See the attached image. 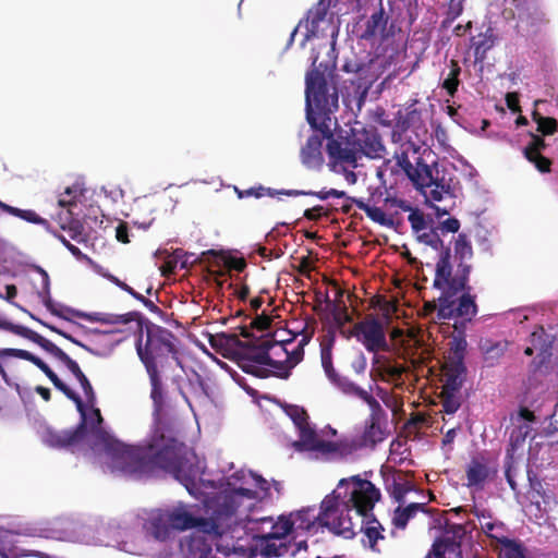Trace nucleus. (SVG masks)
Wrapping results in <instances>:
<instances>
[{
	"instance_id": "15",
	"label": "nucleus",
	"mask_w": 558,
	"mask_h": 558,
	"mask_svg": "<svg viewBox=\"0 0 558 558\" xmlns=\"http://www.w3.org/2000/svg\"><path fill=\"white\" fill-rule=\"evenodd\" d=\"M352 482L355 484L351 493L349 501L356 510V513L363 518L371 517L375 504L380 499V492L368 480H362L360 476H353Z\"/></svg>"
},
{
	"instance_id": "52",
	"label": "nucleus",
	"mask_w": 558,
	"mask_h": 558,
	"mask_svg": "<svg viewBox=\"0 0 558 558\" xmlns=\"http://www.w3.org/2000/svg\"><path fill=\"white\" fill-rule=\"evenodd\" d=\"M84 391L85 398H86V405L93 407L96 403V393L94 391V388L89 381V379L84 375L82 378L77 380Z\"/></svg>"
},
{
	"instance_id": "59",
	"label": "nucleus",
	"mask_w": 558,
	"mask_h": 558,
	"mask_svg": "<svg viewBox=\"0 0 558 558\" xmlns=\"http://www.w3.org/2000/svg\"><path fill=\"white\" fill-rule=\"evenodd\" d=\"M343 71L347 73H355L359 75V78L364 77V73L366 71V64L365 63H359L355 61H349L345 62L342 66Z\"/></svg>"
},
{
	"instance_id": "11",
	"label": "nucleus",
	"mask_w": 558,
	"mask_h": 558,
	"mask_svg": "<svg viewBox=\"0 0 558 558\" xmlns=\"http://www.w3.org/2000/svg\"><path fill=\"white\" fill-rule=\"evenodd\" d=\"M341 332L347 338L354 337L371 353H378L389 349L384 326L379 319L373 316L356 323L348 333Z\"/></svg>"
},
{
	"instance_id": "24",
	"label": "nucleus",
	"mask_w": 558,
	"mask_h": 558,
	"mask_svg": "<svg viewBox=\"0 0 558 558\" xmlns=\"http://www.w3.org/2000/svg\"><path fill=\"white\" fill-rule=\"evenodd\" d=\"M147 534L157 541H166L172 531L167 511H158L149 517L145 523Z\"/></svg>"
},
{
	"instance_id": "44",
	"label": "nucleus",
	"mask_w": 558,
	"mask_h": 558,
	"mask_svg": "<svg viewBox=\"0 0 558 558\" xmlns=\"http://www.w3.org/2000/svg\"><path fill=\"white\" fill-rule=\"evenodd\" d=\"M266 366L271 367V369H269L270 376L288 379L291 375V366H289L286 360H274L269 355V363H265V367Z\"/></svg>"
},
{
	"instance_id": "32",
	"label": "nucleus",
	"mask_w": 558,
	"mask_h": 558,
	"mask_svg": "<svg viewBox=\"0 0 558 558\" xmlns=\"http://www.w3.org/2000/svg\"><path fill=\"white\" fill-rule=\"evenodd\" d=\"M449 73L444 80L441 87L447 92L448 96L453 97L460 85L459 76L461 74V66L457 60L451 59L449 62Z\"/></svg>"
},
{
	"instance_id": "9",
	"label": "nucleus",
	"mask_w": 558,
	"mask_h": 558,
	"mask_svg": "<svg viewBox=\"0 0 558 558\" xmlns=\"http://www.w3.org/2000/svg\"><path fill=\"white\" fill-rule=\"evenodd\" d=\"M50 381L69 400L74 402L81 420L72 429L57 430L53 428H47L43 434V441L50 448L70 449L80 445L87 434V410L82 398L58 376H50Z\"/></svg>"
},
{
	"instance_id": "50",
	"label": "nucleus",
	"mask_w": 558,
	"mask_h": 558,
	"mask_svg": "<svg viewBox=\"0 0 558 558\" xmlns=\"http://www.w3.org/2000/svg\"><path fill=\"white\" fill-rule=\"evenodd\" d=\"M501 544L506 548V558H526L523 548L517 542L505 538Z\"/></svg>"
},
{
	"instance_id": "21",
	"label": "nucleus",
	"mask_w": 558,
	"mask_h": 558,
	"mask_svg": "<svg viewBox=\"0 0 558 558\" xmlns=\"http://www.w3.org/2000/svg\"><path fill=\"white\" fill-rule=\"evenodd\" d=\"M323 134H313L311 135L305 145L302 146L300 151V157L302 163L312 170H319L324 163V156L322 151L323 147Z\"/></svg>"
},
{
	"instance_id": "57",
	"label": "nucleus",
	"mask_w": 558,
	"mask_h": 558,
	"mask_svg": "<svg viewBox=\"0 0 558 558\" xmlns=\"http://www.w3.org/2000/svg\"><path fill=\"white\" fill-rule=\"evenodd\" d=\"M544 336H545V330L543 327H539L537 330H535L531 333V340H530L532 343V347H534L535 349H537L542 352H546L547 348H548V344L542 340Z\"/></svg>"
},
{
	"instance_id": "47",
	"label": "nucleus",
	"mask_w": 558,
	"mask_h": 558,
	"mask_svg": "<svg viewBox=\"0 0 558 558\" xmlns=\"http://www.w3.org/2000/svg\"><path fill=\"white\" fill-rule=\"evenodd\" d=\"M0 329H3V330H7V331H10L14 335H17V336H21L23 338H26L28 340L32 339L33 335H34V330L25 327V326H22V325H15L11 322H8V320H3V319H0Z\"/></svg>"
},
{
	"instance_id": "48",
	"label": "nucleus",
	"mask_w": 558,
	"mask_h": 558,
	"mask_svg": "<svg viewBox=\"0 0 558 558\" xmlns=\"http://www.w3.org/2000/svg\"><path fill=\"white\" fill-rule=\"evenodd\" d=\"M408 220L415 234L428 228L424 214L418 209H413L409 215Z\"/></svg>"
},
{
	"instance_id": "43",
	"label": "nucleus",
	"mask_w": 558,
	"mask_h": 558,
	"mask_svg": "<svg viewBox=\"0 0 558 558\" xmlns=\"http://www.w3.org/2000/svg\"><path fill=\"white\" fill-rule=\"evenodd\" d=\"M527 481L531 489V502L535 505L539 511H542L541 501L536 499V496L544 494L545 490L542 480H539L532 470H527Z\"/></svg>"
},
{
	"instance_id": "20",
	"label": "nucleus",
	"mask_w": 558,
	"mask_h": 558,
	"mask_svg": "<svg viewBox=\"0 0 558 558\" xmlns=\"http://www.w3.org/2000/svg\"><path fill=\"white\" fill-rule=\"evenodd\" d=\"M31 341L38 344L41 349H44L54 359L60 361L77 380L85 375L82 372L80 365L74 360H72L62 349H60L58 345H56L53 342L46 339L38 332H34Z\"/></svg>"
},
{
	"instance_id": "49",
	"label": "nucleus",
	"mask_w": 558,
	"mask_h": 558,
	"mask_svg": "<svg viewBox=\"0 0 558 558\" xmlns=\"http://www.w3.org/2000/svg\"><path fill=\"white\" fill-rule=\"evenodd\" d=\"M322 365L324 367V371H325L328 379L331 381L338 375V373L336 372V369L333 368V365H332L330 348L322 349Z\"/></svg>"
},
{
	"instance_id": "30",
	"label": "nucleus",
	"mask_w": 558,
	"mask_h": 558,
	"mask_svg": "<svg viewBox=\"0 0 558 558\" xmlns=\"http://www.w3.org/2000/svg\"><path fill=\"white\" fill-rule=\"evenodd\" d=\"M387 17L385 16L384 8L380 4L379 9L366 21L365 28L360 37L365 40H371L375 38L378 33L385 31Z\"/></svg>"
},
{
	"instance_id": "3",
	"label": "nucleus",
	"mask_w": 558,
	"mask_h": 558,
	"mask_svg": "<svg viewBox=\"0 0 558 558\" xmlns=\"http://www.w3.org/2000/svg\"><path fill=\"white\" fill-rule=\"evenodd\" d=\"M456 269L451 263V248L447 245L441 250L435 267L433 288L440 291L439 318H461L471 322L477 314L475 296L471 295L469 278L472 271L470 264L474 252L465 233H459L453 242Z\"/></svg>"
},
{
	"instance_id": "31",
	"label": "nucleus",
	"mask_w": 558,
	"mask_h": 558,
	"mask_svg": "<svg viewBox=\"0 0 558 558\" xmlns=\"http://www.w3.org/2000/svg\"><path fill=\"white\" fill-rule=\"evenodd\" d=\"M348 199L354 202L357 208L363 210L372 221L385 227L392 225V219L388 218L379 207L373 206L369 202H364L362 198L348 197Z\"/></svg>"
},
{
	"instance_id": "38",
	"label": "nucleus",
	"mask_w": 558,
	"mask_h": 558,
	"mask_svg": "<svg viewBox=\"0 0 558 558\" xmlns=\"http://www.w3.org/2000/svg\"><path fill=\"white\" fill-rule=\"evenodd\" d=\"M468 342L463 336L453 337L449 342V351L445 361L464 362Z\"/></svg>"
},
{
	"instance_id": "42",
	"label": "nucleus",
	"mask_w": 558,
	"mask_h": 558,
	"mask_svg": "<svg viewBox=\"0 0 558 558\" xmlns=\"http://www.w3.org/2000/svg\"><path fill=\"white\" fill-rule=\"evenodd\" d=\"M289 416L300 430V441L302 440L303 432L306 429H313L307 421L308 415L306 411L299 407H292L288 411Z\"/></svg>"
},
{
	"instance_id": "58",
	"label": "nucleus",
	"mask_w": 558,
	"mask_h": 558,
	"mask_svg": "<svg viewBox=\"0 0 558 558\" xmlns=\"http://www.w3.org/2000/svg\"><path fill=\"white\" fill-rule=\"evenodd\" d=\"M512 470H513V457H512V454H508L506 462H505V476H506V480H507L510 488L513 492H517L518 485L514 481Z\"/></svg>"
},
{
	"instance_id": "63",
	"label": "nucleus",
	"mask_w": 558,
	"mask_h": 558,
	"mask_svg": "<svg viewBox=\"0 0 558 558\" xmlns=\"http://www.w3.org/2000/svg\"><path fill=\"white\" fill-rule=\"evenodd\" d=\"M536 499L542 501L544 504V512H547L548 509L551 508V505H556L557 500L555 498V495L550 492L544 490V494H541L539 496H536Z\"/></svg>"
},
{
	"instance_id": "46",
	"label": "nucleus",
	"mask_w": 558,
	"mask_h": 558,
	"mask_svg": "<svg viewBox=\"0 0 558 558\" xmlns=\"http://www.w3.org/2000/svg\"><path fill=\"white\" fill-rule=\"evenodd\" d=\"M458 391H446V389L441 390V403L444 412L447 414H453L460 408V401L456 396Z\"/></svg>"
},
{
	"instance_id": "29",
	"label": "nucleus",
	"mask_w": 558,
	"mask_h": 558,
	"mask_svg": "<svg viewBox=\"0 0 558 558\" xmlns=\"http://www.w3.org/2000/svg\"><path fill=\"white\" fill-rule=\"evenodd\" d=\"M425 511V504L412 502L407 507H397L393 511L392 524L399 530H404L408 522L418 512Z\"/></svg>"
},
{
	"instance_id": "16",
	"label": "nucleus",
	"mask_w": 558,
	"mask_h": 558,
	"mask_svg": "<svg viewBox=\"0 0 558 558\" xmlns=\"http://www.w3.org/2000/svg\"><path fill=\"white\" fill-rule=\"evenodd\" d=\"M300 445L305 450L316 452L325 458L344 457L352 452V448L348 444L322 439L315 429L304 430Z\"/></svg>"
},
{
	"instance_id": "6",
	"label": "nucleus",
	"mask_w": 558,
	"mask_h": 558,
	"mask_svg": "<svg viewBox=\"0 0 558 558\" xmlns=\"http://www.w3.org/2000/svg\"><path fill=\"white\" fill-rule=\"evenodd\" d=\"M207 507L210 510L209 518L195 517L183 507L167 511L172 530L196 529L187 539L189 558H216L213 545L225 531L220 521L216 520L211 502Z\"/></svg>"
},
{
	"instance_id": "22",
	"label": "nucleus",
	"mask_w": 558,
	"mask_h": 558,
	"mask_svg": "<svg viewBox=\"0 0 558 558\" xmlns=\"http://www.w3.org/2000/svg\"><path fill=\"white\" fill-rule=\"evenodd\" d=\"M444 386L446 391H459L466 377L464 362L445 361L442 365Z\"/></svg>"
},
{
	"instance_id": "12",
	"label": "nucleus",
	"mask_w": 558,
	"mask_h": 558,
	"mask_svg": "<svg viewBox=\"0 0 558 558\" xmlns=\"http://www.w3.org/2000/svg\"><path fill=\"white\" fill-rule=\"evenodd\" d=\"M350 136L357 155H360V161L363 158L367 159H387L386 146L383 142V137L375 126H363L361 129L352 128L350 130Z\"/></svg>"
},
{
	"instance_id": "41",
	"label": "nucleus",
	"mask_w": 558,
	"mask_h": 558,
	"mask_svg": "<svg viewBox=\"0 0 558 558\" xmlns=\"http://www.w3.org/2000/svg\"><path fill=\"white\" fill-rule=\"evenodd\" d=\"M7 543L10 545V547H0L1 558H27L31 556H34L36 558H48V556L43 553L28 554L26 553V550L21 549L19 546L14 545L11 541Z\"/></svg>"
},
{
	"instance_id": "8",
	"label": "nucleus",
	"mask_w": 558,
	"mask_h": 558,
	"mask_svg": "<svg viewBox=\"0 0 558 558\" xmlns=\"http://www.w3.org/2000/svg\"><path fill=\"white\" fill-rule=\"evenodd\" d=\"M340 506L339 496L332 493L323 499L317 515L314 514V509L306 508L290 513L288 518L293 522V530L310 531L317 521L319 525L327 527L333 534L351 538L355 535L354 525L349 517V509H340Z\"/></svg>"
},
{
	"instance_id": "61",
	"label": "nucleus",
	"mask_w": 558,
	"mask_h": 558,
	"mask_svg": "<svg viewBox=\"0 0 558 558\" xmlns=\"http://www.w3.org/2000/svg\"><path fill=\"white\" fill-rule=\"evenodd\" d=\"M507 107L513 112H521L520 99L518 93H508L506 95Z\"/></svg>"
},
{
	"instance_id": "18",
	"label": "nucleus",
	"mask_w": 558,
	"mask_h": 558,
	"mask_svg": "<svg viewBox=\"0 0 558 558\" xmlns=\"http://www.w3.org/2000/svg\"><path fill=\"white\" fill-rule=\"evenodd\" d=\"M373 404L368 405L371 414L365 422L364 430L360 437V447L375 448L377 444L384 441L387 437L386 429L381 426V421L385 418L386 413L376 399Z\"/></svg>"
},
{
	"instance_id": "39",
	"label": "nucleus",
	"mask_w": 558,
	"mask_h": 558,
	"mask_svg": "<svg viewBox=\"0 0 558 558\" xmlns=\"http://www.w3.org/2000/svg\"><path fill=\"white\" fill-rule=\"evenodd\" d=\"M532 119L537 124V132L544 136L553 135L558 131V122L555 118L543 117L537 110H534Z\"/></svg>"
},
{
	"instance_id": "34",
	"label": "nucleus",
	"mask_w": 558,
	"mask_h": 558,
	"mask_svg": "<svg viewBox=\"0 0 558 558\" xmlns=\"http://www.w3.org/2000/svg\"><path fill=\"white\" fill-rule=\"evenodd\" d=\"M483 354H484V361L487 366L492 367L498 363V361L504 356L506 349H507V342H486L483 345Z\"/></svg>"
},
{
	"instance_id": "40",
	"label": "nucleus",
	"mask_w": 558,
	"mask_h": 558,
	"mask_svg": "<svg viewBox=\"0 0 558 558\" xmlns=\"http://www.w3.org/2000/svg\"><path fill=\"white\" fill-rule=\"evenodd\" d=\"M326 302L332 305L331 314L333 317V322L339 329H342L345 324L352 322V316L349 314L345 304L338 305L336 303H332L328 294H326Z\"/></svg>"
},
{
	"instance_id": "2",
	"label": "nucleus",
	"mask_w": 558,
	"mask_h": 558,
	"mask_svg": "<svg viewBox=\"0 0 558 558\" xmlns=\"http://www.w3.org/2000/svg\"><path fill=\"white\" fill-rule=\"evenodd\" d=\"M76 316L89 323L106 325H126L132 322L140 323V335L135 343L137 356L145 367L150 384V399L156 412L165 407V387L162 376L173 364L179 365V350L177 337L169 329L156 325L149 320L142 325L140 312L125 314H112L104 312L84 313L78 312Z\"/></svg>"
},
{
	"instance_id": "36",
	"label": "nucleus",
	"mask_w": 558,
	"mask_h": 558,
	"mask_svg": "<svg viewBox=\"0 0 558 558\" xmlns=\"http://www.w3.org/2000/svg\"><path fill=\"white\" fill-rule=\"evenodd\" d=\"M364 519L366 520V525L365 527H362V530L364 531V534L368 539L369 546L374 548L377 542L384 538V527L381 526L380 522L374 517V514H371V517Z\"/></svg>"
},
{
	"instance_id": "25",
	"label": "nucleus",
	"mask_w": 558,
	"mask_h": 558,
	"mask_svg": "<svg viewBox=\"0 0 558 558\" xmlns=\"http://www.w3.org/2000/svg\"><path fill=\"white\" fill-rule=\"evenodd\" d=\"M310 341L308 336H303L300 340L299 344L291 351L288 350V345L292 344V340H286L282 342L275 341V352L276 356L284 355V360L291 366V369L296 366L304 357V347Z\"/></svg>"
},
{
	"instance_id": "28",
	"label": "nucleus",
	"mask_w": 558,
	"mask_h": 558,
	"mask_svg": "<svg viewBox=\"0 0 558 558\" xmlns=\"http://www.w3.org/2000/svg\"><path fill=\"white\" fill-rule=\"evenodd\" d=\"M519 22L525 24L529 27L535 28L539 25L546 24L549 20L546 16L545 11L537 3V0L529 5L525 10L518 13Z\"/></svg>"
},
{
	"instance_id": "35",
	"label": "nucleus",
	"mask_w": 558,
	"mask_h": 558,
	"mask_svg": "<svg viewBox=\"0 0 558 558\" xmlns=\"http://www.w3.org/2000/svg\"><path fill=\"white\" fill-rule=\"evenodd\" d=\"M415 235L420 243L430 246L433 250L439 252V254L445 247L444 241L440 239V233L435 227H428Z\"/></svg>"
},
{
	"instance_id": "51",
	"label": "nucleus",
	"mask_w": 558,
	"mask_h": 558,
	"mask_svg": "<svg viewBox=\"0 0 558 558\" xmlns=\"http://www.w3.org/2000/svg\"><path fill=\"white\" fill-rule=\"evenodd\" d=\"M531 143L524 148V157L541 154V150L546 148V143L542 136L531 133Z\"/></svg>"
},
{
	"instance_id": "37",
	"label": "nucleus",
	"mask_w": 558,
	"mask_h": 558,
	"mask_svg": "<svg viewBox=\"0 0 558 558\" xmlns=\"http://www.w3.org/2000/svg\"><path fill=\"white\" fill-rule=\"evenodd\" d=\"M493 46L494 38L489 31L472 38V48L474 49V56L476 59L483 60L486 57V52L493 48Z\"/></svg>"
},
{
	"instance_id": "33",
	"label": "nucleus",
	"mask_w": 558,
	"mask_h": 558,
	"mask_svg": "<svg viewBox=\"0 0 558 558\" xmlns=\"http://www.w3.org/2000/svg\"><path fill=\"white\" fill-rule=\"evenodd\" d=\"M286 196H316L317 198L325 201L329 197H347V193L344 191H339L336 189L330 190H322L319 192L314 191H302V190H280L279 192Z\"/></svg>"
},
{
	"instance_id": "7",
	"label": "nucleus",
	"mask_w": 558,
	"mask_h": 558,
	"mask_svg": "<svg viewBox=\"0 0 558 558\" xmlns=\"http://www.w3.org/2000/svg\"><path fill=\"white\" fill-rule=\"evenodd\" d=\"M210 343L213 347L221 345L231 350L233 360L244 373L258 378L270 377L265 363H269V352H275V340L262 337L242 341L235 333H221L213 338Z\"/></svg>"
},
{
	"instance_id": "23",
	"label": "nucleus",
	"mask_w": 558,
	"mask_h": 558,
	"mask_svg": "<svg viewBox=\"0 0 558 558\" xmlns=\"http://www.w3.org/2000/svg\"><path fill=\"white\" fill-rule=\"evenodd\" d=\"M496 470H492L485 462L478 459H472L469 463L465 475L468 480V487H475L483 489L485 483L495 474Z\"/></svg>"
},
{
	"instance_id": "54",
	"label": "nucleus",
	"mask_w": 558,
	"mask_h": 558,
	"mask_svg": "<svg viewBox=\"0 0 558 558\" xmlns=\"http://www.w3.org/2000/svg\"><path fill=\"white\" fill-rule=\"evenodd\" d=\"M438 232L444 234L445 232L457 233L460 229V221L457 218L450 217L441 222L437 227Z\"/></svg>"
},
{
	"instance_id": "10",
	"label": "nucleus",
	"mask_w": 558,
	"mask_h": 558,
	"mask_svg": "<svg viewBox=\"0 0 558 558\" xmlns=\"http://www.w3.org/2000/svg\"><path fill=\"white\" fill-rule=\"evenodd\" d=\"M327 140L326 153L328 167L333 172L356 169L362 166L360 155L355 150L350 133L347 135H333V125L323 123V129L317 130Z\"/></svg>"
},
{
	"instance_id": "53",
	"label": "nucleus",
	"mask_w": 558,
	"mask_h": 558,
	"mask_svg": "<svg viewBox=\"0 0 558 558\" xmlns=\"http://www.w3.org/2000/svg\"><path fill=\"white\" fill-rule=\"evenodd\" d=\"M525 158L530 162L534 163L539 172L546 173L550 171L551 161L549 158L543 156L542 154L525 156Z\"/></svg>"
},
{
	"instance_id": "27",
	"label": "nucleus",
	"mask_w": 558,
	"mask_h": 558,
	"mask_svg": "<svg viewBox=\"0 0 558 558\" xmlns=\"http://www.w3.org/2000/svg\"><path fill=\"white\" fill-rule=\"evenodd\" d=\"M0 209L3 213H7L11 216L17 217L27 222L43 226L46 230L50 231V223L47 219L40 217L35 210L32 209H21L17 207H13L2 201H0Z\"/></svg>"
},
{
	"instance_id": "17",
	"label": "nucleus",
	"mask_w": 558,
	"mask_h": 558,
	"mask_svg": "<svg viewBox=\"0 0 558 558\" xmlns=\"http://www.w3.org/2000/svg\"><path fill=\"white\" fill-rule=\"evenodd\" d=\"M247 524H260V527L248 526V529L256 532V537L264 541L281 539L293 531V522L286 515H280L277 521L271 517L247 519Z\"/></svg>"
},
{
	"instance_id": "14",
	"label": "nucleus",
	"mask_w": 558,
	"mask_h": 558,
	"mask_svg": "<svg viewBox=\"0 0 558 558\" xmlns=\"http://www.w3.org/2000/svg\"><path fill=\"white\" fill-rule=\"evenodd\" d=\"M465 534L462 524L447 523L442 537L433 544L425 558H462L461 542Z\"/></svg>"
},
{
	"instance_id": "26",
	"label": "nucleus",
	"mask_w": 558,
	"mask_h": 558,
	"mask_svg": "<svg viewBox=\"0 0 558 558\" xmlns=\"http://www.w3.org/2000/svg\"><path fill=\"white\" fill-rule=\"evenodd\" d=\"M331 383L343 393L353 395L363 400L367 405H374L373 403L375 402V398L369 392L355 385L348 377L338 374Z\"/></svg>"
},
{
	"instance_id": "1",
	"label": "nucleus",
	"mask_w": 558,
	"mask_h": 558,
	"mask_svg": "<svg viewBox=\"0 0 558 558\" xmlns=\"http://www.w3.org/2000/svg\"><path fill=\"white\" fill-rule=\"evenodd\" d=\"M102 439L113 471L142 477L160 469L173 474L189 493L196 488L198 469L194 453L161 428H156L144 444L137 446L123 444L108 435Z\"/></svg>"
},
{
	"instance_id": "62",
	"label": "nucleus",
	"mask_w": 558,
	"mask_h": 558,
	"mask_svg": "<svg viewBox=\"0 0 558 558\" xmlns=\"http://www.w3.org/2000/svg\"><path fill=\"white\" fill-rule=\"evenodd\" d=\"M271 319L269 316L263 314L256 316L252 322V327L260 331L267 330L270 327Z\"/></svg>"
},
{
	"instance_id": "5",
	"label": "nucleus",
	"mask_w": 558,
	"mask_h": 558,
	"mask_svg": "<svg viewBox=\"0 0 558 558\" xmlns=\"http://www.w3.org/2000/svg\"><path fill=\"white\" fill-rule=\"evenodd\" d=\"M306 120L314 130L323 123L337 125L332 114L339 109L337 83L331 72L314 68L305 76Z\"/></svg>"
},
{
	"instance_id": "56",
	"label": "nucleus",
	"mask_w": 558,
	"mask_h": 558,
	"mask_svg": "<svg viewBox=\"0 0 558 558\" xmlns=\"http://www.w3.org/2000/svg\"><path fill=\"white\" fill-rule=\"evenodd\" d=\"M31 317L35 319V316L31 314ZM37 322H39L41 325H44L45 327H47L48 329H50L51 331L60 335L61 337L65 338L66 340L71 341L72 343L76 344V345H80L86 350H88L87 345H85L84 343H82L80 340L75 339L72 335L57 328L56 326H52V325H49L47 323H44L43 320L36 318Z\"/></svg>"
},
{
	"instance_id": "60",
	"label": "nucleus",
	"mask_w": 558,
	"mask_h": 558,
	"mask_svg": "<svg viewBox=\"0 0 558 558\" xmlns=\"http://www.w3.org/2000/svg\"><path fill=\"white\" fill-rule=\"evenodd\" d=\"M116 238L121 243H129V226L124 221H120L119 225L116 228Z\"/></svg>"
},
{
	"instance_id": "45",
	"label": "nucleus",
	"mask_w": 558,
	"mask_h": 558,
	"mask_svg": "<svg viewBox=\"0 0 558 558\" xmlns=\"http://www.w3.org/2000/svg\"><path fill=\"white\" fill-rule=\"evenodd\" d=\"M234 191L239 198L251 197V196L260 198L265 195H269L271 197H274L276 195H281L280 193H278L279 191L272 190L270 187H264L262 185H259L257 187H250L246 190H240L238 187H234Z\"/></svg>"
},
{
	"instance_id": "4",
	"label": "nucleus",
	"mask_w": 558,
	"mask_h": 558,
	"mask_svg": "<svg viewBox=\"0 0 558 558\" xmlns=\"http://www.w3.org/2000/svg\"><path fill=\"white\" fill-rule=\"evenodd\" d=\"M391 141L398 145L391 159H386L378 169V178H381L384 172H389L395 178H407L417 191L423 192L425 187H432L429 193L425 194L427 202H441L456 197L452 179L439 177L437 169L434 173L437 162L427 163L421 154L420 145L411 140L403 141L401 133L396 131L391 134Z\"/></svg>"
},
{
	"instance_id": "13",
	"label": "nucleus",
	"mask_w": 558,
	"mask_h": 558,
	"mask_svg": "<svg viewBox=\"0 0 558 558\" xmlns=\"http://www.w3.org/2000/svg\"><path fill=\"white\" fill-rule=\"evenodd\" d=\"M243 497L254 500L257 498V493L250 488L239 487L226 492L210 501L216 520L220 521L223 530L230 526V521L235 515Z\"/></svg>"
},
{
	"instance_id": "64",
	"label": "nucleus",
	"mask_w": 558,
	"mask_h": 558,
	"mask_svg": "<svg viewBox=\"0 0 558 558\" xmlns=\"http://www.w3.org/2000/svg\"><path fill=\"white\" fill-rule=\"evenodd\" d=\"M352 369L356 374H363L367 367V361L363 353H360L351 363Z\"/></svg>"
},
{
	"instance_id": "55",
	"label": "nucleus",
	"mask_w": 558,
	"mask_h": 558,
	"mask_svg": "<svg viewBox=\"0 0 558 558\" xmlns=\"http://www.w3.org/2000/svg\"><path fill=\"white\" fill-rule=\"evenodd\" d=\"M40 270V274H41V279H43V292L39 293L44 304L46 305L47 308H51L52 306V302H51V299H50V291H49V276L48 274L39 268Z\"/></svg>"
},
{
	"instance_id": "19",
	"label": "nucleus",
	"mask_w": 558,
	"mask_h": 558,
	"mask_svg": "<svg viewBox=\"0 0 558 558\" xmlns=\"http://www.w3.org/2000/svg\"><path fill=\"white\" fill-rule=\"evenodd\" d=\"M60 207L65 210H61L57 215V221L60 228L64 231L69 232V235L72 240L81 243L86 241L85 228L80 219L74 218L71 211V207L76 206L77 203L75 199H66L61 196L58 201Z\"/></svg>"
}]
</instances>
